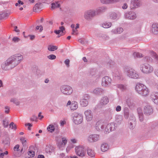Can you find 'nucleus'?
<instances>
[{
  "label": "nucleus",
  "mask_w": 158,
  "mask_h": 158,
  "mask_svg": "<svg viewBox=\"0 0 158 158\" xmlns=\"http://www.w3.org/2000/svg\"><path fill=\"white\" fill-rule=\"evenodd\" d=\"M23 60V56L20 54L14 55L9 58L1 64L2 69L8 70L15 68Z\"/></svg>",
  "instance_id": "obj_1"
},
{
  "label": "nucleus",
  "mask_w": 158,
  "mask_h": 158,
  "mask_svg": "<svg viewBox=\"0 0 158 158\" xmlns=\"http://www.w3.org/2000/svg\"><path fill=\"white\" fill-rule=\"evenodd\" d=\"M23 60V56L20 54L14 55L9 58L1 64L2 69L8 70L15 68Z\"/></svg>",
  "instance_id": "obj_2"
},
{
  "label": "nucleus",
  "mask_w": 158,
  "mask_h": 158,
  "mask_svg": "<svg viewBox=\"0 0 158 158\" xmlns=\"http://www.w3.org/2000/svg\"><path fill=\"white\" fill-rule=\"evenodd\" d=\"M124 71L126 75L130 78L134 79L139 78L138 73L133 69L129 66H125L124 68Z\"/></svg>",
  "instance_id": "obj_3"
},
{
  "label": "nucleus",
  "mask_w": 158,
  "mask_h": 158,
  "mask_svg": "<svg viewBox=\"0 0 158 158\" xmlns=\"http://www.w3.org/2000/svg\"><path fill=\"white\" fill-rule=\"evenodd\" d=\"M136 92L141 95L146 96L148 95L149 91L148 88L144 85L138 83L135 87Z\"/></svg>",
  "instance_id": "obj_4"
},
{
  "label": "nucleus",
  "mask_w": 158,
  "mask_h": 158,
  "mask_svg": "<svg viewBox=\"0 0 158 158\" xmlns=\"http://www.w3.org/2000/svg\"><path fill=\"white\" fill-rule=\"evenodd\" d=\"M96 16L94 10L90 9L86 10L84 12V17L86 20H90Z\"/></svg>",
  "instance_id": "obj_5"
},
{
  "label": "nucleus",
  "mask_w": 158,
  "mask_h": 158,
  "mask_svg": "<svg viewBox=\"0 0 158 158\" xmlns=\"http://www.w3.org/2000/svg\"><path fill=\"white\" fill-rule=\"evenodd\" d=\"M60 90L63 94L67 95L71 94L73 91L72 87L68 85L61 86L60 87Z\"/></svg>",
  "instance_id": "obj_6"
},
{
  "label": "nucleus",
  "mask_w": 158,
  "mask_h": 158,
  "mask_svg": "<svg viewBox=\"0 0 158 158\" xmlns=\"http://www.w3.org/2000/svg\"><path fill=\"white\" fill-rule=\"evenodd\" d=\"M75 151L76 154L81 157H83L85 156V150L84 146H79L75 147Z\"/></svg>",
  "instance_id": "obj_7"
},
{
  "label": "nucleus",
  "mask_w": 158,
  "mask_h": 158,
  "mask_svg": "<svg viewBox=\"0 0 158 158\" xmlns=\"http://www.w3.org/2000/svg\"><path fill=\"white\" fill-rule=\"evenodd\" d=\"M143 111L145 115H151L153 112V107L149 103H147L144 106Z\"/></svg>",
  "instance_id": "obj_8"
},
{
  "label": "nucleus",
  "mask_w": 158,
  "mask_h": 158,
  "mask_svg": "<svg viewBox=\"0 0 158 158\" xmlns=\"http://www.w3.org/2000/svg\"><path fill=\"white\" fill-rule=\"evenodd\" d=\"M153 67L148 64H143L141 67L142 71L146 73H150L153 71Z\"/></svg>",
  "instance_id": "obj_9"
},
{
  "label": "nucleus",
  "mask_w": 158,
  "mask_h": 158,
  "mask_svg": "<svg viewBox=\"0 0 158 158\" xmlns=\"http://www.w3.org/2000/svg\"><path fill=\"white\" fill-rule=\"evenodd\" d=\"M73 119L74 123L75 124H80L83 121V116L81 114L74 113L73 114Z\"/></svg>",
  "instance_id": "obj_10"
},
{
  "label": "nucleus",
  "mask_w": 158,
  "mask_h": 158,
  "mask_svg": "<svg viewBox=\"0 0 158 158\" xmlns=\"http://www.w3.org/2000/svg\"><path fill=\"white\" fill-rule=\"evenodd\" d=\"M109 102V99L107 96H104L102 97L100 101L99 104L95 107V109L101 108L102 106L107 104Z\"/></svg>",
  "instance_id": "obj_11"
},
{
  "label": "nucleus",
  "mask_w": 158,
  "mask_h": 158,
  "mask_svg": "<svg viewBox=\"0 0 158 158\" xmlns=\"http://www.w3.org/2000/svg\"><path fill=\"white\" fill-rule=\"evenodd\" d=\"M102 86L103 87H107L110 85L112 80L109 77L106 76L102 78Z\"/></svg>",
  "instance_id": "obj_12"
},
{
  "label": "nucleus",
  "mask_w": 158,
  "mask_h": 158,
  "mask_svg": "<svg viewBox=\"0 0 158 158\" xmlns=\"http://www.w3.org/2000/svg\"><path fill=\"white\" fill-rule=\"evenodd\" d=\"M124 17L125 19L130 20H133L136 18V13L133 11H127L125 13Z\"/></svg>",
  "instance_id": "obj_13"
},
{
  "label": "nucleus",
  "mask_w": 158,
  "mask_h": 158,
  "mask_svg": "<svg viewBox=\"0 0 158 158\" xmlns=\"http://www.w3.org/2000/svg\"><path fill=\"white\" fill-rule=\"evenodd\" d=\"M131 9H134L137 8L140 6L139 0H131Z\"/></svg>",
  "instance_id": "obj_14"
},
{
  "label": "nucleus",
  "mask_w": 158,
  "mask_h": 158,
  "mask_svg": "<svg viewBox=\"0 0 158 158\" xmlns=\"http://www.w3.org/2000/svg\"><path fill=\"white\" fill-rule=\"evenodd\" d=\"M85 118L87 121H91L93 118V113L90 110H87L84 112Z\"/></svg>",
  "instance_id": "obj_15"
},
{
  "label": "nucleus",
  "mask_w": 158,
  "mask_h": 158,
  "mask_svg": "<svg viewBox=\"0 0 158 158\" xmlns=\"http://www.w3.org/2000/svg\"><path fill=\"white\" fill-rule=\"evenodd\" d=\"M99 138V136L97 134L91 135L88 138V141L90 142H93L98 141Z\"/></svg>",
  "instance_id": "obj_16"
},
{
  "label": "nucleus",
  "mask_w": 158,
  "mask_h": 158,
  "mask_svg": "<svg viewBox=\"0 0 158 158\" xmlns=\"http://www.w3.org/2000/svg\"><path fill=\"white\" fill-rule=\"evenodd\" d=\"M93 93L97 96H100L104 94L105 91L101 88L97 87L95 88L93 91Z\"/></svg>",
  "instance_id": "obj_17"
},
{
  "label": "nucleus",
  "mask_w": 158,
  "mask_h": 158,
  "mask_svg": "<svg viewBox=\"0 0 158 158\" xmlns=\"http://www.w3.org/2000/svg\"><path fill=\"white\" fill-rule=\"evenodd\" d=\"M121 15L120 12H118L117 13L112 12L110 15V18L112 19H118Z\"/></svg>",
  "instance_id": "obj_18"
},
{
  "label": "nucleus",
  "mask_w": 158,
  "mask_h": 158,
  "mask_svg": "<svg viewBox=\"0 0 158 158\" xmlns=\"http://www.w3.org/2000/svg\"><path fill=\"white\" fill-rule=\"evenodd\" d=\"M106 9V7L102 6L97 8L96 10H94L96 16L102 14L105 11Z\"/></svg>",
  "instance_id": "obj_19"
},
{
  "label": "nucleus",
  "mask_w": 158,
  "mask_h": 158,
  "mask_svg": "<svg viewBox=\"0 0 158 158\" xmlns=\"http://www.w3.org/2000/svg\"><path fill=\"white\" fill-rule=\"evenodd\" d=\"M151 98L152 102L158 105V94L152 93L151 95Z\"/></svg>",
  "instance_id": "obj_20"
},
{
  "label": "nucleus",
  "mask_w": 158,
  "mask_h": 158,
  "mask_svg": "<svg viewBox=\"0 0 158 158\" xmlns=\"http://www.w3.org/2000/svg\"><path fill=\"white\" fill-rule=\"evenodd\" d=\"M113 76L116 79L119 80L121 78L122 74L117 69H115L113 72Z\"/></svg>",
  "instance_id": "obj_21"
},
{
  "label": "nucleus",
  "mask_w": 158,
  "mask_h": 158,
  "mask_svg": "<svg viewBox=\"0 0 158 158\" xmlns=\"http://www.w3.org/2000/svg\"><path fill=\"white\" fill-rule=\"evenodd\" d=\"M115 124L113 123H111L107 125L106 128H105V130L107 129L108 132L114 131L115 128Z\"/></svg>",
  "instance_id": "obj_22"
},
{
  "label": "nucleus",
  "mask_w": 158,
  "mask_h": 158,
  "mask_svg": "<svg viewBox=\"0 0 158 158\" xmlns=\"http://www.w3.org/2000/svg\"><path fill=\"white\" fill-rule=\"evenodd\" d=\"M131 116H132V120L129 123V127L130 129L132 130L135 127L136 119L133 115L132 114Z\"/></svg>",
  "instance_id": "obj_23"
},
{
  "label": "nucleus",
  "mask_w": 158,
  "mask_h": 158,
  "mask_svg": "<svg viewBox=\"0 0 158 158\" xmlns=\"http://www.w3.org/2000/svg\"><path fill=\"white\" fill-rule=\"evenodd\" d=\"M95 128L96 130L98 131H100L103 130L104 128V127L102 123L98 121L96 123Z\"/></svg>",
  "instance_id": "obj_24"
},
{
  "label": "nucleus",
  "mask_w": 158,
  "mask_h": 158,
  "mask_svg": "<svg viewBox=\"0 0 158 158\" xmlns=\"http://www.w3.org/2000/svg\"><path fill=\"white\" fill-rule=\"evenodd\" d=\"M126 103L130 108H132L135 105L133 100L131 98H128L127 99Z\"/></svg>",
  "instance_id": "obj_25"
},
{
  "label": "nucleus",
  "mask_w": 158,
  "mask_h": 158,
  "mask_svg": "<svg viewBox=\"0 0 158 158\" xmlns=\"http://www.w3.org/2000/svg\"><path fill=\"white\" fill-rule=\"evenodd\" d=\"M123 112L125 118L126 119H128L129 116V108L127 107H124L123 109Z\"/></svg>",
  "instance_id": "obj_26"
},
{
  "label": "nucleus",
  "mask_w": 158,
  "mask_h": 158,
  "mask_svg": "<svg viewBox=\"0 0 158 158\" xmlns=\"http://www.w3.org/2000/svg\"><path fill=\"white\" fill-rule=\"evenodd\" d=\"M152 32L155 34H158V24L154 23L152 25Z\"/></svg>",
  "instance_id": "obj_27"
},
{
  "label": "nucleus",
  "mask_w": 158,
  "mask_h": 158,
  "mask_svg": "<svg viewBox=\"0 0 158 158\" xmlns=\"http://www.w3.org/2000/svg\"><path fill=\"white\" fill-rule=\"evenodd\" d=\"M137 110L139 121L140 122H142L144 118L142 110L140 108H138Z\"/></svg>",
  "instance_id": "obj_28"
},
{
  "label": "nucleus",
  "mask_w": 158,
  "mask_h": 158,
  "mask_svg": "<svg viewBox=\"0 0 158 158\" xmlns=\"http://www.w3.org/2000/svg\"><path fill=\"white\" fill-rule=\"evenodd\" d=\"M42 5L40 3H36L34 6L33 10L34 11L37 12L39 11L42 8Z\"/></svg>",
  "instance_id": "obj_29"
},
{
  "label": "nucleus",
  "mask_w": 158,
  "mask_h": 158,
  "mask_svg": "<svg viewBox=\"0 0 158 158\" xmlns=\"http://www.w3.org/2000/svg\"><path fill=\"white\" fill-rule=\"evenodd\" d=\"M78 107V103L75 101L72 102V104L70 106V108L71 110H76Z\"/></svg>",
  "instance_id": "obj_30"
},
{
  "label": "nucleus",
  "mask_w": 158,
  "mask_h": 158,
  "mask_svg": "<svg viewBox=\"0 0 158 158\" xmlns=\"http://www.w3.org/2000/svg\"><path fill=\"white\" fill-rule=\"evenodd\" d=\"M10 15L9 13H7L5 11H4L0 13V19H2L7 17Z\"/></svg>",
  "instance_id": "obj_31"
},
{
  "label": "nucleus",
  "mask_w": 158,
  "mask_h": 158,
  "mask_svg": "<svg viewBox=\"0 0 158 158\" xmlns=\"http://www.w3.org/2000/svg\"><path fill=\"white\" fill-rule=\"evenodd\" d=\"M101 148L102 151L106 152L109 149L108 145L106 143H103L102 144Z\"/></svg>",
  "instance_id": "obj_32"
},
{
  "label": "nucleus",
  "mask_w": 158,
  "mask_h": 158,
  "mask_svg": "<svg viewBox=\"0 0 158 158\" xmlns=\"http://www.w3.org/2000/svg\"><path fill=\"white\" fill-rule=\"evenodd\" d=\"M123 31V28L122 27L117 28L114 29H113L112 32L114 34H120Z\"/></svg>",
  "instance_id": "obj_33"
},
{
  "label": "nucleus",
  "mask_w": 158,
  "mask_h": 158,
  "mask_svg": "<svg viewBox=\"0 0 158 158\" xmlns=\"http://www.w3.org/2000/svg\"><path fill=\"white\" fill-rule=\"evenodd\" d=\"M80 105L82 107H85L88 104V101H86L84 99H81L80 100Z\"/></svg>",
  "instance_id": "obj_34"
},
{
  "label": "nucleus",
  "mask_w": 158,
  "mask_h": 158,
  "mask_svg": "<svg viewBox=\"0 0 158 158\" xmlns=\"http://www.w3.org/2000/svg\"><path fill=\"white\" fill-rule=\"evenodd\" d=\"M112 25L111 23L110 22H105L102 24L101 26L105 28L110 27Z\"/></svg>",
  "instance_id": "obj_35"
},
{
  "label": "nucleus",
  "mask_w": 158,
  "mask_h": 158,
  "mask_svg": "<svg viewBox=\"0 0 158 158\" xmlns=\"http://www.w3.org/2000/svg\"><path fill=\"white\" fill-rule=\"evenodd\" d=\"M98 73L97 70L96 69H91L90 70V74L92 77H95Z\"/></svg>",
  "instance_id": "obj_36"
},
{
  "label": "nucleus",
  "mask_w": 158,
  "mask_h": 158,
  "mask_svg": "<svg viewBox=\"0 0 158 158\" xmlns=\"http://www.w3.org/2000/svg\"><path fill=\"white\" fill-rule=\"evenodd\" d=\"M88 155L90 156L93 157L95 156L94 151L90 148H88L87 150Z\"/></svg>",
  "instance_id": "obj_37"
},
{
  "label": "nucleus",
  "mask_w": 158,
  "mask_h": 158,
  "mask_svg": "<svg viewBox=\"0 0 158 158\" xmlns=\"http://www.w3.org/2000/svg\"><path fill=\"white\" fill-rule=\"evenodd\" d=\"M52 6L51 8L52 9H54L55 8H58L60 7V5L58 2H56L55 3L53 2L51 4Z\"/></svg>",
  "instance_id": "obj_38"
},
{
  "label": "nucleus",
  "mask_w": 158,
  "mask_h": 158,
  "mask_svg": "<svg viewBox=\"0 0 158 158\" xmlns=\"http://www.w3.org/2000/svg\"><path fill=\"white\" fill-rule=\"evenodd\" d=\"M55 129V126L52 124L49 125L47 128V130L50 132H53Z\"/></svg>",
  "instance_id": "obj_39"
},
{
  "label": "nucleus",
  "mask_w": 158,
  "mask_h": 158,
  "mask_svg": "<svg viewBox=\"0 0 158 158\" xmlns=\"http://www.w3.org/2000/svg\"><path fill=\"white\" fill-rule=\"evenodd\" d=\"M100 1L101 3L103 4H109L118 1L117 0H100Z\"/></svg>",
  "instance_id": "obj_40"
},
{
  "label": "nucleus",
  "mask_w": 158,
  "mask_h": 158,
  "mask_svg": "<svg viewBox=\"0 0 158 158\" xmlns=\"http://www.w3.org/2000/svg\"><path fill=\"white\" fill-rule=\"evenodd\" d=\"M2 125L5 128L7 127L8 126L9 121L6 119H5L2 120Z\"/></svg>",
  "instance_id": "obj_41"
},
{
  "label": "nucleus",
  "mask_w": 158,
  "mask_h": 158,
  "mask_svg": "<svg viewBox=\"0 0 158 158\" xmlns=\"http://www.w3.org/2000/svg\"><path fill=\"white\" fill-rule=\"evenodd\" d=\"M122 119H123L122 116L120 115H118L117 116L116 118V122L118 123V124H121Z\"/></svg>",
  "instance_id": "obj_42"
},
{
  "label": "nucleus",
  "mask_w": 158,
  "mask_h": 158,
  "mask_svg": "<svg viewBox=\"0 0 158 158\" xmlns=\"http://www.w3.org/2000/svg\"><path fill=\"white\" fill-rule=\"evenodd\" d=\"M133 55L135 58H141L143 57L142 54L139 52H134L133 54Z\"/></svg>",
  "instance_id": "obj_43"
},
{
  "label": "nucleus",
  "mask_w": 158,
  "mask_h": 158,
  "mask_svg": "<svg viewBox=\"0 0 158 158\" xmlns=\"http://www.w3.org/2000/svg\"><path fill=\"white\" fill-rule=\"evenodd\" d=\"M57 49V47L56 46L50 45L48 46V49L51 51H54Z\"/></svg>",
  "instance_id": "obj_44"
},
{
  "label": "nucleus",
  "mask_w": 158,
  "mask_h": 158,
  "mask_svg": "<svg viewBox=\"0 0 158 158\" xmlns=\"http://www.w3.org/2000/svg\"><path fill=\"white\" fill-rule=\"evenodd\" d=\"M89 97L90 96L89 94H85L83 95L81 99H84L86 101H88Z\"/></svg>",
  "instance_id": "obj_45"
},
{
  "label": "nucleus",
  "mask_w": 158,
  "mask_h": 158,
  "mask_svg": "<svg viewBox=\"0 0 158 158\" xmlns=\"http://www.w3.org/2000/svg\"><path fill=\"white\" fill-rule=\"evenodd\" d=\"M117 87L122 90H125L126 89V86L123 84L118 85H117Z\"/></svg>",
  "instance_id": "obj_46"
},
{
  "label": "nucleus",
  "mask_w": 158,
  "mask_h": 158,
  "mask_svg": "<svg viewBox=\"0 0 158 158\" xmlns=\"http://www.w3.org/2000/svg\"><path fill=\"white\" fill-rule=\"evenodd\" d=\"M47 58L50 60H53L55 59L56 56L55 55L53 54H51L47 56Z\"/></svg>",
  "instance_id": "obj_47"
},
{
  "label": "nucleus",
  "mask_w": 158,
  "mask_h": 158,
  "mask_svg": "<svg viewBox=\"0 0 158 158\" xmlns=\"http://www.w3.org/2000/svg\"><path fill=\"white\" fill-rule=\"evenodd\" d=\"M20 140L22 142L23 146H25L26 145V140L24 137H21Z\"/></svg>",
  "instance_id": "obj_48"
},
{
  "label": "nucleus",
  "mask_w": 158,
  "mask_h": 158,
  "mask_svg": "<svg viewBox=\"0 0 158 158\" xmlns=\"http://www.w3.org/2000/svg\"><path fill=\"white\" fill-rule=\"evenodd\" d=\"M3 143L6 146H9L10 143L9 139L7 138L5 140L3 141Z\"/></svg>",
  "instance_id": "obj_49"
},
{
  "label": "nucleus",
  "mask_w": 158,
  "mask_h": 158,
  "mask_svg": "<svg viewBox=\"0 0 158 158\" xmlns=\"http://www.w3.org/2000/svg\"><path fill=\"white\" fill-rule=\"evenodd\" d=\"M12 40L15 43H17L20 40V39L19 37L15 36L13 38Z\"/></svg>",
  "instance_id": "obj_50"
},
{
  "label": "nucleus",
  "mask_w": 158,
  "mask_h": 158,
  "mask_svg": "<svg viewBox=\"0 0 158 158\" xmlns=\"http://www.w3.org/2000/svg\"><path fill=\"white\" fill-rule=\"evenodd\" d=\"M8 152L7 151H6L4 152H0V158H3L5 155H7L8 154Z\"/></svg>",
  "instance_id": "obj_51"
},
{
  "label": "nucleus",
  "mask_w": 158,
  "mask_h": 158,
  "mask_svg": "<svg viewBox=\"0 0 158 158\" xmlns=\"http://www.w3.org/2000/svg\"><path fill=\"white\" fill-rule=\"evenodd\" d=\"M10 127H11L12 129H16V125L13 122H11L10 124Z\"/></svg>",
  "instance_id": "obj_52"
},
{
  "label": "nucleus",
  "mask_w": 158,
  "mask_h": 158,
  "mask_svg": "<svg viewBox=\"0 0 158 158\" xmlns=\"http://www.w3.org/2000/svg\"><path fill=\"white\" fill-rule=\"evenodd\" d=\"M28 154L29 156L31 157H33L35 156V152L32 151H29L28 152Z\"/></svg>",
  "instance_id": "obj_53"
},
{
  "label": "nucleus",
  "mask_w": 158,
  "mask_h": 158,
  "mask_svg": "<svg viewBox=\"0 0 158 158\" xmlns=\"http://www.w3.org/2000/svg\"><path fill=\"white\" fill-rule=\"evenodd\" d=\"M67 141L66 138H62V144L63 145H65L67 143Z\"/></svg>",
  "instance_id": "obj_54"
},
{
  "label": "nucleus",
  "mask_w": 158,
  "mask_h": 158,
  "mask_svg": "<svg viewBox=\"0 0 158 158\" xmlns=\"http://www.w3.org/2000/svg\"><path fill=\"white\" fill-rule=\"evenodd\" d=\"M152 53L154 58H155L158 61V56L156 54V53L153 51L152 52Z\"/></svg>",
  "instance_id": "obj_55"
},
{
  "label": "nucleus",
  "mask_w": 158,
  "mask_h": 158,
  "mask_svg": "<svg viewBox=\"0 0 158 158\" xmlns=\"http://www.w3.org/2000/svg\"><path fill=\"white\" fill-rule=\"evenodd\" d=\"M115 110L117 112H120L121 110V107L120 106H117L115 108Z\"/></svg>",
  "instance_id": "obj_56"
},
{
  "label": "nucleus",
  "mask_w": 158,
  "mask_h": 158,
  "mask_svg": "<svg viewBox=\"0 0 158 158\" xmlns=\"http://www.w3.org/2000/svg\"><path fill=\"white\" fill-rule=\"evenodd\" d=\"M5 112L6 113L8 114L9 113L10 111V107L8 106H6L5 108Z\"/></svg>",
  "instance_id": "obj_57"
},
{
  "label": "nucleus",
  "mask_w": 158,
  "mask_h": 158,
  "mask_svg": "<svg viewBox=\"0 0 158 158\" xmlns=\"http://www.w3.org/2000/svg\"><path fill=\"white\" fill-rule=\"evenodd\" d=\"M69 62L70 60L69 59H66L64 61V63L68 67H69Z\"/></svg>",
  "instance_id": "obj_58"
},
{
  "label": "nucleus",
  "mask_w": 158,
  "mask_h": 158,
  "mask_svg": "<svg viewBox=\"0 0 158 158\" xmlns=\"http://www.w3.org/2000/svg\"><path fill=\"white\" fill-rule=\"evenodd\" d=\"M40 29V31H41L43 30V27L41 25H40V26H37L36 27V29L37 30H38Z\"/></svg>",
  "instance_id": "obj_59"
},
{
  "label": "nucleus",
  "mask_w": 158,
  "mask_h": 158,
  "mask_svg": "<svg viewBox=\"0 0 158 158\" xmlns=\"http://www.w3.org/2000/svg\"><path fill=\"white\" fill-rule=\"evenodd\" d=\"M37 118L36 116L33 115L32 117L30 119L31 121H35L37 119Z\"/></svg>",
  "instance_id": "obj_60"
},
{
  "label": "nucleus",
  "mask_w": 158,
  "mask_h": 158,
  "mask_svg": "<svg viewBox=\"0 0 158 158\" xmlns=\"http://www.w3.org/2000/svg\"><path fill=\"white\" fill-rule=\"evenodd\" d=\"M19 145L18 144L16 145L14 147V151H19Z\"/></svg>",
  "instance_id": "obj_61"
},
{
  "label": "nucleus",
  "mask_w": 158,
  "mask_h": 158,
  "mask_svg": "<svg viewBox=\"0 0 158 158\" xmlns=\"http://www.w3.org/2000/svg\"><path fill=\"white\" fill-rule=\"evenodd\" d=\"M128 7V5L126 3H124L123 5L122 6V8L123 9H126Z\"/></svg>",
  "instance_id": "obj_62"
},
{
  "label": "nucleus",
  "mask_w": 158,
  "mask_h": 158,
  "mask_svg": "<svg viewBox=\"0 0 158 158\" xmlns=\"http://www.w3.org/2000/svg\"><path fill=\"white\" fill-rule=\"evenodd\" d=\"M60 30V32L63 33V31L65 30V28L64 27L62 26L59 27Z\"/></svg>",
  "instance_id": "obj_63"
},
{
  "label": "nucleus",
  "mask_w": 158,
  "mask_h": 158,
  "mask_svg": "<svg viewBox=\"0 0 158 158\" xmlns=\"http://www.w3.org/2000/svg\"><path fill=\"white\" fill-rule=\"evenodd\" d=\"M41 113L40 112L38 115V117H40L39 118L40 120L44 118L43 116L41 115Z\"/></svg>",
  "instance_id": "obj_64"
}]
</instances>
